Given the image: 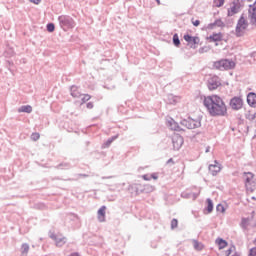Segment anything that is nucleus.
Masks as SVG:
<instances>
[{"label": "nucleus", "instance_id": "nucleus-17", "mask_svg": "<svg viewBox=\"0 0 256 256\" xmlns=\"http://www.w3.org/2000/svg\"><path fill=\"white\" fill-rule=\"evenodd\" d=\"M18 113H33V107L31 105H24L18 108Z\"/></svg>", "mask_w": 256, "mask_h": 256}, {"label": "nucleus", "instance_id": "nucleus-23", "mask_svg": "<svg viewBox=\"0 0 256 256\" xmlns=\"http://www.w3.org/2000/svg\"><path fill=\"white\" fill-rule=\"evenodd\" d=\"M27 253H29V244L24 243L21 246V254L27 256Z\"/></svg>", "mask_w": 256, "mask_h": 256}, {"label": "nucleus", "instance_id": "nucleus-32", "mask_svg": "<svg viewBox=\"0 0 256 256\" xmlns=\"http://www.w3.org/2000/svg\"><path fill=\"white\" fill-rule=\"evenodd\" d=\"M40 137H41V135H39V133H37V132L32 133V135H31L32 141H39Z\"/></svg>", "mask_w": 256, "mask_h": 256}, {"label": "nucleus", "instance_id": "nucleus-48", "mask_svg": "<svg viewBox=\"0 0 256 256\" xmlns=\"http://www.w3.org/2000/svg\"><path fill=\"white\" fill-rule=\"evenodd\" d=\"M209 149H211V148L210 147L206 148V153H209V151H210Z\"/></svg>", "mask_w": 256, "mask_h": 256}, {"label": "nucleus", "instance_id": "nucleus-1", "mask_svg": "<svg viewBox=\"0 0 256 256\" xmlns=\"http://www.w3.org/2000/svg\"><path fill=\"white\" fill-rule=\"evenodd\" d=\"M203 105L210 117H227V104L219 95L205 96Z\"/></svg>", "mask_w": 256, "mask_h": 256}, {"label": "nucleus", "instance_id": "nucleus-24", "mask_svg": "<svg viewBox=\"0 0 256 256\" xmlns=\"http://www.w3.org/2000/svg\"><path fill=\"white\" fill-rule=\"evenodd\" d=\"M179 225V220H177V218H173L171 220V229L174 230V229H177Z\"/></svg>", "mask_w": 256, "mask_h": 256}, {"label": "nucleus", "instance_id": "nucleus-2", "mask_svg": "<svg viewBox=\"0 0 256 256\" xmlns=\"http://www.w3.org/2000/svg\"><path fill=\"white\" fill-rule=\"evenodd\" d=\"M213 68L219 71H229L230 69H235V62L233 60L223 59L214 62Z\"/></svg>", "mask_w": 256, "mask_h": 256}, {"label": "nucleus", "instance_id": "nucleus-31", "mask_svg": "<svg viewBox=\"0 0 256 256\" xmlns=\"http://www.w3.org/2000/svg\"><path fill=\"white\" fill-rule=\"evenodd\" d=\"M216 211H218L219 213H225V206H223L222 204H218L216 206Z\"/></svg>", "mask_w": 256, "mask_h": 256}, {"label": "nucleus", "instance_id": "nucleus-25", "mask_svg": "<svg viewBox=\"0 0 256 256\" xmlns=\"http://www.w3.org/2000/svg\"><path fill=\"white\" fill-rule=\"evenodd\" d=\"M244 175H247L245 179V183H251V180L253 179V173L251 172H244Z\"/></svg>", "mask_w": 256, "mask_h": 256}, {"label": "nucleus", "instance_id": "nucleus-12", "mask_svg": "<svg viewBox=\"0 0 256 256\" xmlns=\"http://www.w3.org/2000/svg\"><path fill=\"white\" fill-rule=\"evenodd\" d=\"M247 103L250 105V107L256 106V94L255 92H250L247 95Z\"/></svg>", "mask_w": 256, "mask_h": 256}, {"label": "nucleus", "instance_id": "nucleus-38", "mask_svg": "<svg viewBox=\"0 0 256 256\" xmlns=\"http://www.w3.org/2000/svg\"><path fill=\"white\" fill-rule=\"evenodd\" d=\"M150 179L157 180V179H159V176H158L157 174H155V173H152V174L150 175Z\"/></svg>", "mask_w": 256, "mask_h": 256}, {"label": "nucleus", "instance_id": "nucleus-27", "mask_svg": "<svg viewBox=\"0 0 256 256\" xmlns=\"http://www.w3.org/2000/svg\"><path fill=\"white\" fill-rule=\"evenodd\" d=\"M90 99H91V95L83 94L81 98V101H82L81 105H83V103H87V101H89Z\"/></svg>", "mask_w": 256, "mask_h": 256}, {"label": "nucleus", "instance_id": "nucleus-40", "mask_svg": "<svg viewBox=\"0 0 256 256\" xmlns=\"http://www.w3.org/2000/svg\"><path fill=\"white\" fill-rule=\"evenodd\" d=\"M30 3H34L35 5H39L41 3V0H29Z\"/></svg>", "mask_w": 256, "mask_h": 256}, {"label": "nucleus", "instance_id": "nucleus-35", "mask_svg": "<svg viewBox=\"0 0 256 256\" xmlns=\"http://www.w3.org/2000/svg\"><path fill=\"white\" fill-rule=\"evenodd\" d=\"M194 27H199V25H201V21L199 20H195V21H192Z\"/></svg>", "mask_w": 256, "mask_h": 256}, {"label": "nucleus", "instance_id": "nucleus-41", "mask_svg": "<svg viewBox=\"0 0 256 256\" xmlns=\"http://www.w3.org/2000/svg\"><path fill=\"white\" fill-rule=\"evenodd\" d=\"M197 197H199V194L192 192V198L191 199H193V201H195V199H197Z\"/></svg>", "mask_w": 256, "mask_h": 256}, {"label": "nucleus", "instance_id": "nucleus-26", "mask_svg": "<svg viewBox=\"0 0 256 256\" xmlns=\"http://www.w3.org/2000/svg\"><path fill=\"white\" fill-rule=\"evenodd\" d=\"M46 29H47L48 33H53V31H55V24L48 23L46 26Z\"/></svg>", "mask_w": 256, "mask_h": 256}, {"label": "nucleus", "instance_id": "nucleus-8", "mask_svg": "<svg viewBox=\"0 0 256 256\" xmlns=\"http://www.w3.org/2000/svg\"><path fill=\"white\" fill-rule=\"evenodd\" d=\"M207 87L209 91H215L218 87H221V79L219 76H212L207 80Z\"/></svg>", "mask_w": 256, "mask_h": 256}, {"label": "nucleus", "instance_id": "nucleus-28", "mask_svg": "<svg viewBox=\"0 0 256 256\" xmlns=\"http://www.w3.org/2000/svg\"><path fill=\"white\" fill-rule=\"evenodd\" d=\"M194 249L201 251V249H203V245L199 241L194 240Z\"/></svg>", "mask_w": 256, "mask_h": 256}, {"label": "nucleus", "instance_id": "nucleus-22", "mask_svg": "<svg viewBox=\"0 0 256 256\" xmlns=\"http://www.w3.org/2000/svg\"><path fill=\"white\" fill-rule=\"evenodd\" d=\"M172 43L175 47H180L181 40L179 39V34L175 33L172 38Z\"/></svg>", "mask_w": 256, "mask_h": 256}, {"label": "nucleus", "instance_id": "nucleus-10", "mask_svg": "<svg viewBox=\"0 0 256 256\" xmlns=\"http://www.w3.org/2000/svg\"><path fill=\"white\" fill-rule=\"evenodd\" d=\"M239 2H233L232 6L228 9V17H233V15H237V12L239 11Z\"/></svg>", "mask_w": 256, "mask_h": 256}, {"label": "nucleus", "instance_id": "nucleus-11", "mask_svg": "<svg viewBox=\"0 0 256 256\" xmlns=\"http://www.w3.org/2000/svg\"><path fill=\"white\" fill-rule=\"evenodd\" d=\"M168 127H170V129L172 131H183V129L181 128V126H179V123H177L175 120H173V118H170L167 121Z\"/></svg>", "mask_w": 256, "mask_h": 256}, {"label": "nucleus", "instance_id": "nucleus-7", "mask_svg": "<svg viewBox=\"0 0 256 256\" xmlns=\"http://www.w3.org/2000/svg\"><path fill=\"white\" fill-rule=\"evenodd\" d=\"M184 41L188 42V47L190 49H197V45H199L201 39L198 36H191L190 34H185L184 35Z\"/></svg>", "mask_w": 256, "mask_h": 256}, {"label": "nucleus", "instance_id": "nucleus-14", "mask_svg": "<svg viewBox=\"0 0 256 256\" xmlns=\"http://www.w3.org/2000/svg\"><path fill=\"white\" fill-rule=\"evenodd\" d=\"M211 175H213V177H215V175H217V173H219L221 171V166L217 165V164H210L208 167Z\"/></svg>", "mask_w": 256, "mask_h": 256}, {"label": "nucleus", "instance_id": "nucleus-34", "mask_svg": "<svg viewBox=\"0 0 256 256\" xmlns=\"http://www.w3.org/2000/svg\"><path fill=\"white\" fill-rule=\"evenodd\" d=\"M249 256H256V247L250 249Z\"/></svg>", "mask_w": 256, "mask_h": 256}, {"label": "nucleus", "instance_id": "nucleus-16", "mask_svg": "<svg viewBox=\"0 0 256 256\" xmlns=\"http://www.w3.org/2000/svg\"><path fill=\"white\" fill-rule=\"evenodd\" d=\"M215 27H225V23L221 19H217L214 23L208 25V29H215Z\"/></svg>", "mask_w": 256, "mask_h": 256}, {"label": "nucleus", "instance_id": "nucleus-44", "mask_svg": "<svg viewBox=\"0 0 256 256\" xmlns=\"http://www.w3.org/2000/svg\"><path fill=\"white\" fill-rule=\"evenodd\" d=\"M169 163H174V162H173V158H170V159L166 162V165H169Z\"/></svg>", "mask_w": 256, "mask_h": 256}, {"label": "nucleus", "instance_id": "nucleus-42", "mask_svg": "<svg viewBox=\"0 0 256 256\" xmlns=\"http://www.w3.org/2000/svg\"><path fill=\"white\" fill-rule=\"evenodd\" d=\"M168 97H169V99H173V101H170V103H177V101L175 100V97L173 95H169Z\"/></svg>", "mask_w": 256, "mask_h": 256}, {"label": "nucleus", "instance_id": "nucleus-18", "mask_svg": "<svg viewBox=\"0 0 256 256\" xmlns=\"http://www.w3.org/2000/svg\"><path fill=\"white\" fill-rule=\"evenodd\" d=\"M70 94L74 97H81V92H79V88L77 86H71L70 87Z\"/></svg>", "mask_w": 256, "mask_h": 256}, {"label": "nucleus", "instance_id": "nucleus-3", "mask_svg": "<svg viewBox=\"0 0 256 256\" xmlns=\"http://www.w3.org/2000/svg\"><path fill=\"white\" fill-rule=\"evenodd\" d=\"M58 22L63 31H67L68 29H73V27H75V20H73L71 16L61 15L58 17Z\"/></svg>", "mask_w": 256, "mask_h": 256}, {"label": "nucleus", "instance_id": "nucleus-19", "mask_svg": "<svg viewBox=\"0 0 256 256\" xmlns=\"http://www.w3.org/2000/svg\"><path fill=\"white\" fill-rule=\"evenodd\" d=\"M55 243L56 247H63V245L67 243V238L58 236L55 240Z\"/></svg>", "mask_w": 256, "mask_h": 256}, {"label": "nucleus", "instance_id": "nucleus-46", "mask_svg": "<svg viewBox=\"0 0 256 256\" xmlns=\"http://www.w3.org/2000/svg\"><path fill=\"white\" fill-rule=\"evenodd\" d=\"M80 175V177H89V175H87V174H79Z\"/></svg>", "mask_w": 256, "mask_h": 256}, {"label": "nucleus", "instance_id": "nucleus-13", "mask_svg": "<svg viewBox=\"0 0 256 256\" xmlns=\"http://www.w3.org/2000/svg\"><path fill=\"white\" fill-rule=\"evenodd\" d=\"M208 39H210L212 43H217L218 41H223V34H221V32L213 33L208 37Z\"/></svg>", "mask_w": 256, "mask_h": 256}, {"label": "nucleus", "instance_id": "nucleus-5", "mask_svg": "<svg viewBox=\"0 0 256 256\" xmlns=\"http://www.w3.org/2000/svg\"><path fill=\"white\" fill-rule=\"evenodd\" d=\"M180 125L186 127V129H199L201 127V121L188 117L187 119L181 120Z\"/></svg>", "mask_w": 256, "mask_h": 256}, {"label": "nucleus", "instance_id": "nucleus-45", "mask_svg": "<svg viewBox=\"0 0 256 256\" xmlns=\"http://www.w3.org/2000/svg\"><path fill=\"white\" fill-rule=\"evenodd\" d=\"M102 179H113V176H104Z\"/></svg>", "mask_w": 256, "mask_h": 256}, {"label": "nucleus", "instance_id": "nucleus-30", "mask_svg": "<svg viewBox=\"0 0 256 256\" xmlns=\"http://www.w3.org/2000/svg\"><path fill=\"white\" fill-rule=\"evenodd\" d=\"M181 197H183V199H191L192 192H182Z\"/></svg>", "mask_w": 256, "mask_h": 256}, {"label": "nucleus", "instance_id": "nucleus-29", "mask_svg": "<svg viewBox=\"0 0 256 256\" xmlns=\"http://www.w3.org/2000/svg\"><path fill=\"white\" fill-rule=\"evenodd\" d=\"M213 4L215 7H223V5H225V0H214Z\"/></svg>", "mask_w": 256, "mask_h": 256}, {"label": "nucleus", "instance_id": "nucleus-43", "mask_svg": "<svg viewBox=\"0 0 256 256\" xmlns=\"http://www.w3.org/2000/svg\"><path fill=\"white\" fill-rule=\"evenodd\" d=\"M57 235L55 234H50V239H53V241H56L57 240Z\"/></svg>", "mask_w": 256, "mask_h": 256}, {"label": "nucleus", "instance_id": "nucleus-36", "mask_svg": "<svg viewBox=\"0 0 256 256\" xmlns=\"http://www.w3.org/2000/svg\"><path fill=\"white\" fill-rule=\"evenodd\" d=\"M61 167H69L68 163H61L57 166V169H61Z\"/></svg>", "mask_w": 256, "mask_h": 256}, {"label": "nucleus", "instance_id": "nucleus-9", "mask_svg": "<svg viewBox=\"0 0 256 256\" xmlns=\"http://www.w3.org/2000/svg\"><path fill=\"white\" fill-rule=\"evenodd\" d=\"M183 143H184L183 137L180 135H176L172 138L174 151H179L181 147H183Z\"/></svg>", "mask_w": 256, "mask_h": 256}, {"label": "nucleus", "instance_id": "nucleus-15", "mask_svg": "<svg viewBox=\"0 0 256 256\" xmlns=\"http://www.w3.org/2000/svg\"><path fill=\"white\" fill-rule=\"evenodd\" d=\"M107 210L106 206H102L99 210H98V221H100V223H103V221H105V211Z\"/></svg>", "mask_w": 256, "mask_h": 256}, {"label": "nucleus", "instance_id": "nucleus-49", "mask_svg": "<svg viewBox=\"0 0 256 256\" xmlns=\"http://www.w3.org/2000/svg\"><path fill=\"white\" fill-rule=\"evenodd\" d=\"M199 53H203V48H200V49H199Z\"/></svg>", "mask_w": 256, "mask_h": 256}, {"label": "nucleus", "instance_id": "nucleus-39", "mask_svg": "<svg viewBox=\"0 0 256 256\" xmlns=\"http://www.w3.org/2000/svg\"><path fill=\"white\" fill-rule=\"evenodd\" d=\"M86 107H87V109H93V107H94L93 102H88L86 104Z\"/></svg>", "mask_w": 256, "mask_h": 256}, {"label": "nucleus", "instance_id": "nucleus-21", "mask_svg": "<svg viewBox=\"0 0 256 256\" xmlns=\"http://www.w3.org/2000/svg\"><path fill=\"white\" fill-rule=\"evenodd\" d=\"M216 243L219 246V249H225V247L228 245V243L223 238H217Z\"/></svg>", "mask_w": 256, "mask_h": 256}, {"label": "nucleus", "instance_id": "nucleus-4", "mask_svg": "<svg viewBox=\"0 0 256 256\" xmlns=\"http://www.w3.org/2000/svg\"><path fill=\"white\" fill-rule=\"evenodd\" d=\"M247 27H249V22L242 14L236 25V37H243L245 29H247Z\"/></svg>", "mask_w": 256, "mask_h": 256}, {"label": "nucleus", "instance_id": "nucleus-6", "mask_svg": "<svg viewBox=\"0 0 256 256\" xmlns=\"http://www.w3.org/2000/svg\"><path fill=\"white\" fill-rule=\"evenodd\" d=\"M229 106L232 111H240V109H243V98L241 96H234L230 99Z\"/></svg>", "mask_w": 256, "mask_h": 256}, {"label": "nucleus", "instance_id": "nucleus-33", "mask_svg": "<svg viewBox=\"0 0 256 256\" xmlns=\"http://www.w3.org/2000/svg\"><path fill=\"white\" fill-rule=\"evenodd\" d=\"M115 139H117V136H113V137L109 138L106 141V147H109V145H111V143H113V141H115Z\"/></svg>", "mask_w": 256, "mask_h": 256}, {"label": "nucleus", "instance_id": "nucleus-37", "mask_svg": "<svg viewBox=\"0 0 256 256\" xmlns=\"http://www.w3.org/2000/svg\"><path fill=\"white\" fill-rule=\"evenodd\" d=\"M142 178L144 179V181H151V176L147 174L143 175Z\"/></svg>", "mask_w": 256, "mask_h": 256}, {"label": "nucleus", "instance_id": "nucleus-20", "mask_svg": "<svg viewBox=\"0 0 256 256\" xmlns=\"http://www.w3.org/2000/svg\"><path fill=\"white\" fill-rule=\"evenodd\" d=\"M206 203L207 206L204 211H207V213H213V200H211V198H207Z\"/></svg>", "mask_w": 256, "mask_h": 256}, {"label": "nucleus", "instance_id": "nucleus-47", "mask_svg": "<svg viewBox=\"0 0 256 256\" xmlns=\"http://www.w3.org/2000/svg\"><path fill=\"white\" fill-rule=\"evenodd\" d=\"M157 5H161V0H155Z\"/></svg>", "mask_w": 256, "mask_h": 256}]
</instances>
